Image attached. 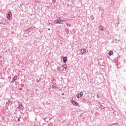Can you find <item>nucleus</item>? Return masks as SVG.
<instances>
[{
	"label": "nucleus",
	"mask_w": 126,
	"mask_h": 126,
	"mask_svg": "<svg viewBox=\"0 0 126 126\" xmlns=\"http://www.w3.org/2000/svg\"><path fill=\"white\" fill-rule=\"evenodd\" d=\"M64 22V20H63V19L59 18L54 21V23L55 24H63Z\"/></svg>",
	"instance_id": "obj_1"
},
{
	"label": "nucleus",
	"mask_w": 126,
	"mask_h": 126,
	"mask_svg": "<svg viewBox=\"0 0 126 126\" xmlns=\"http://www.w3.org/2000/svg\"><path fill=\"white\" fill-rule=\"evenodd\" d=\"M117 38H114L113 39V42L114 43H119L120 41H121V36L119 35H116Z\"/></svg>",
	"instance_id": "obj_2"
},
{
	"label": "nucleus",
	"mask_w": 126,
	"mask_h": 126,
	"mask_svg": "<svg viewBox=\"0 0 126 126\" xmlns=\"http://www.w3.org/2000/svg\"><path fill=\"white\" fill-rule=\"evenodd\" d=\"M18 109H19L20 113H22V111H23V110H24L25 107L22 103H21L20 105H19Z\"/></svg>",
	"instance_id": "obj_3"
},
{
	"label": "nucleus",
	"mask_w": 126,
	"mask_h": 126,
	"mask_svg": "<svg viewBox=\"0 0 126 126\" xmlns=\"http://www.w3.org/2000/svg\"><path fill=\"white\" fill-rule=\"evenodd\" d=\"M12 15V14L11 13V12H9L6 15V18H7V19H10V17H11Z\"/></svg>",
	"instance_id": "obj_4"
},
{
	"label": "nucleus",
	"mask_w": 126,
	"mask_h": 126,
	"mask_svg": "<svg viewBox=\"0 0 126 126\" xmlns=\"http://www.w3.org/2000/svg\"><path fill=\"white\" fill-rule=\"evenodd\" d=\"M66 61H67V57H64L63 58V63H66Z\"/></svg>",
	"instance_id": "obj_5"
},
{
	"label": "nucleus",
	"mask_w": 126,
	"mask_h": 126,
	"mask_svg": "<svg viewBox=\"0 0 126 126\" xmlns=\"http://www.w3.org/2000/svg\"><path fill=\"white\" fill-rule=\"evenodd\" d=\"M16 79H17V76H15L11 81V83H12V82H14L16 80Z\"/></svg>",
	"instance_id": "obj_6"
},
{
	"label": "nucleus",
	"mask_w": 126,
	"mask_h": 126,
	"mask_svg": "<svg viewBox=\"0 0 126 126\" xmlns=\"http://www.w3.org/2000/svg\"><path fill=\"white\" fill-rule=\"evenodd\" d=\"M72 104L73 105H74L75 106H78V103L76 102L75 101H72Z\"/></svg>",
	"instance_id": "obj_7"
},
{
	"label": "nucleus",
	"mask_w": 126,
	"mask_h": 126,
	"mask_svg": "<svg viewBox=\"0 0 126 126\" xmlns=\"http://www.w3.org/2000/svg\"><path fill=\"white\" fill-rule=\"evenodd\" d=\"M99 29H100V30H101V31H104L105 27H104L102 26H100V27H99Z\"/></svg>",
	"instance_id": "obj_8"
},
{
	"label": "nucleus",
	"mask_w": 126,
	"mask_h": 126,
	"mask_svg": "<svg viewBox=\"0 0 126 126\" xmlns=\"http://www.w3.org/2000/svg\"><path fill=\"white\" fill-rule=\"evenodd\" d=\"M81 53L82 54H84V53H86V49H81Z\"/></svg>",
	"instance_id": "obj_9"
},
{
	"label": "nucleus",
	"mask_w": 126,
	"mask_h": 126,
	"mask_svg": "<svg viewBox=\"0 0 126 126\" xmlns=\"http://www.w3.org/2000/svg\"><path fill=\"white\" fill-rule=\"evenodd\" d=\"M52 89H57V85L55 84L52 85Z\"/></svg>",
	"instance_id": "obj_10"
},
{
	"label": "nucleus",
	"mask_w": 126,
	"mask_h": 126,
	"mask_svg": "<svg viewBox=\"0 0 126 126\" xmlns=\"http://www.w3.org/2000/svg\"><path fill=\"white\" fill-rule=\"evenodd\" d=\"M63 67L66 69L67 68V65L66 64H64L62 65Z\"/></svg>",
	"instance_id": "obj_11"
},
{
	"label": "nucleus",
	"mask_w": 126,
	"mask_h": 126,
	"mask_svg": "<svg viewBox=\"0 0 126 126\" xmlns=\"http://www.w3.org/2000/svg\"><path fill=\"white\" fill-rule=\"evenodd\" d=\"M113 51H112V50H111V51H110L109 52H108V55H109V56H112V55H113Z\"/></svg>",
	"instance_id": "obj_12"
},
{
	"label": "nucleus",
	"mask_w": 126,
	"mask_h": 126,
	"mask_svg": "<svg viewBox=\"0 0 126 126\" xmlns=\"http://www.w3.org/2000/svg\"><path fill=\"white\" fill-rule=\"evenodd\" d=\"M79 94V96H80V97H82V96H83V93L81 92H80L79 94Z\"/></svg>",
	"instance_id": "obj_13"
},
{
	"label": "nucleus",
	"mask_w": 126,
	"mask_h": 126,
	"mask_svg": "<svg viewBox=\"0 0 126 126\" xmlns=\"http://www.w3.org/2000/svg\"><path fill=\"white\" fill-rule=\"evenodd\" d=\"M65 32H66V34H68V33H69V31L68 30V29H65Z\"/></svg>",
	"instance_id": "obj_14"
},
{
	"label": "nucleus",
	"mask_w": 126,
	"mask_h": 126,
	"mask_svg": "<svg viewBox=\"0 0 126 126\" xmlns=\"http://www.w3.org/2000/svg\"><path fill=\"white\" fill-rule=\"evenodd\" d=\"M57 70H61V67H60V66H58V67H57Z\"/></svg>",
	"instance_id": "obj_15"
},
{
	"label": "nucleus",
	"mask_w": 126,
	"mask_h": 126,
	"mask_svg": "<svg viewBox=\"0 0 126 126\" xmlns=\"http://www.w3.org/2000/svg\"><path fill=\"white\" fill-rule=\"evenodd\" d=\"M76 97H77V98H80V95H79V94H77V95H76Z\"/></svg>",
	"instance_id": "obj_16"
},
{
	"label": "nucleus",
	"mask_w": 126,
	"mask_h": 126,
	"mask_svg": "<svg viewBox=\"0 0 126 126\" xmlns=\"http://www.w3.org/2000/svg\"><path fill=\"white\" fill-rule=\"evenodd\" d=\"M17 121L18 122H20V118H18Z\"/></svg>",
	"instance_id": "obj_17"
},
{
	"label": "nucleus",
	"mask_w": 126,
	"mask_h": 126,
	"mask_svg": "<svg viewBox=\"0 0 126 126\" xmlns=\"http://www.w3.org/2000/svg\"><path fill=\"white\" fill-rule=\"evenodd\" d=\"M19 90H22V88H19Z\"/></svg>",
	"instance_id": "obj_18"
},
{
	"label": "nucleus",
	"mask_w": 126,
	"mask_h": 126,
	"mask_svg": "<svg viewBox=\"0 0 126 126\" xmlns=\"http://www.w3.org/2000/svg\"><path fill=\"white\" fill-rule=\"evenodd\" d=\"M115 125H119V123H115Z\"/></svg>",
	"instance_id": "obj_19"
},
{
	"label": "nucleus",
	"mask_w": 126,
	"mask_h": 126,
	"mask_svg": "<svg viewBox=\"0 0 126 126\" xmlns=\"http://www.w3.org/2000/svg\"><path fill=\"white\" fill-rule=\"evenodd\" d=\"M36 82L39 83V80H37Z\"/></svg>",
	"instance_id": "obj_20"
},
{
	"label": "nucleus",
	"mask_w": 126,
	"mask_h": 126,
	"mask_svg": "<svg viewBox=\"0 0 126 126\" xmlns=\"http://www.w3.org/2000/svg\"><path fill=\"white\" fill-rule=\"evenodd\" d=\"M62 95H64V93H63V94H62Z\"/></svg>",
	"instance_id": "obj_21"
},
{
	"label": "nucleus",
	"mask_w": 126,
	"mask_h": 126,
	"mask_svg": "<svg viewBox=\"0 0 126 126\" xmlns=\"http://www.w3.org/2000/svg\"><path fill=\"white\" fill-rule=\"evenodd\" d=\"M97 98H99V95L97 94Z\"/></svg>",
	"instance_id": "obj_22"
},
{
	"label": "nucleus",
	"mask_w": 126,
	"mask_h": 126,
	"mask_svg": "<svg viewBox=\"0 0 126 126\" xmlns=\"http://www.w3.org/2000/svg\"><path fill=\"white\" fill-rule=\"evenodd\" d=\"M48 30L50 31L51 30V29H48Z\"/></svg>",
	"instance_id": "obj_23"
},
{
	"label": "nucleus",
	"mask_w": 126,
	"mask_h": 126,
	"mask_svg": "<svg viewBox=\"0 0 126 126\" xmlns=\"http://www.w3.org/2000/svg\"><path fill=\"white\" fill-rule=\"evenodd\" d=\"M0 59H1V56H0Z\"/></svg>",
	"instance_id": "obj_24"
},
{
	"label": "nucleus",
	"mask_w": 126,
	"mask_h": 126,
	"mask_svg": "<svg viewBox=\"0 0 126 126\" xmlns=\"http://www.w3.org/2000/svg\"><path fill=\"white\" fill-rule=\"evenodd\" d=\"M111 4H112V5H113V4H114V3H111Z\"/></svg>",
	"instance_id": "obj_25"
},
{
	"label": "nucleus",
	"mask_w": 126,
	"mask_h": 126,
	"mask_svg": "<svg viewBox=\"0 0 126 126\" xmlns=\"http://www.w3.org/2000/svg\"><path fill=\"white\" fill-rule=\"evenodd\" d=\"M67 26H68V24H67Z\"/></svg>",
	"instance_id": "obj_26"
},
{
	"label": "nucleus",
	"mask_w": 126,
	"mask_h": 126,
	"mask_svg": "<svg viewBox=\"0 0 126 126\" xmlns=\"http://www.w3.org/2000/svg\"><path fill=\"white\" fill-rule=\"evenodd\" d=\"M113 3H114V1H112Z\"/></svg>",
	"instance_id": "obj_27"
},
{
	"label": "nucleus",
	"mask_w": 126,
	"mask_h": 126,
	"mask_svg": "<svg viewBox=\"0 0 126 126\" xmlns=\"http://www.w3.org/2000/svg\"><path fill=\"white\" fill-rule=\"evenodd\" d=\"M23 4H21V6H22V5H23Z\"/></svg>",
	"instance_id": "obj_28"
}]
</instances>
